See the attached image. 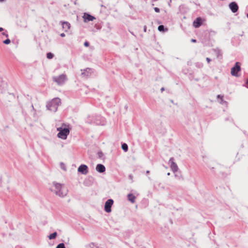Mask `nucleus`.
<instances>
[{
	"instance_id": "4468645a",
	"label": "nucleus",
	"mask_w": 248,
	"mask_h": 248,
	"mask_svg": "<svg viewBox=\"0 0 248 248\" xmlns=\"http://www.w3.org/2000/svg\"><path fill=\"white\" fill-rule=\"evenodd\" d=\"M62 28L64 29L65 31H67L70 27V24L66 21L62 22Z\"/></svg>"
},
{
	"instance_id": "c03bdc74",
	"label": "nucleus",
	"mask_w": 248,
	"mask_h": 248,
	"mask_svg": "<svg viewBox=\"0 0 248 248\" xmlns=\"http://www.w3.org/2000/svg\"><path fill=\"white\" fill-rule=\"evenodd\" d=\"M247 17L248 18V13L247 15Z\"/></svg>"
},
{
	"instance_id": "cd10ccee",
	"label": "nucleus",
	"mask_w": 248,
	"mask_h": 248,
	"mask_svg": "<svg viewBox=\"0 0 248 248\" xmlns=\"http://www.w3.org/2000/svg\"><path fill=\"white\" fill-rule=\"evenodd\" d=\"M154 10L156 13H159L160 12V9L158 7H155Z\"/></svg>"
},
{
	"instance_id": "ddd939ff",
	"label": "nucleus",
	"mask_w": 248,
	"mask_h": 248,
	"mask_svg": "<svg viewBox=\"0 0 248 248\" xmlns=\"http://www.w3.org/2000/svg\"><path fill=\"white\" fill-rule=\"evenodd\" d=\"M81 75L83 77H88L91 75L92 72V69L89 68H87L83 70H81Z\"/></svg>"
},
{
	"instance_id": "e433bc0d",
	"label": "nucleus",
	"mask_w": 248,
	"mask_h": 248,
	"mask_svg": "<svg viewBox=\"0 0 248 248\" xmlns=\"http://www.w3.org/2000/svg\"><path fill=\"white\" fill-rule=\"evenodd\" d=\"M246 84L247 85V87L248 88V78L246 80Z\"/></svg>"
},
{
	"instance_id": "9b49d317",
	"label": "nucleus",
	"mask_w": 248,
	"mask_h": 248,
	"mask_svg": "<svg viewBox=\"0 0 248 248\" xmlns=\"http://www.w3.org/2000/svg\"><path fill=\"white\" fill-rule=\"evenodd\" d=\"M203 23V20L201 17H198L193 21V26L196 28H199Z\"/></svg>"
},
{
	"instance_id": "7ed1b4c3",
	"label": "nucleus",
	"mask_w": 248,
	"mask_h": 248,
	"mask_svg": "<svg viewBox=\"0 0 248 248\" xmlns=\"http://www.w3.org/2000/svg\"><path fill=\"white\" fill-rule=\"evenodd\" d=\"M66 125L63 124L61 127L57 128L58 131H59L57 137L59 138L62 140H65L67 139V136L69 135L70 132V129L69 127H66Z\"/></svg>"
},
{
	"instance_id": "a211bd4d",
	"label": "nucleus",
	"mask_w": 248,
	"mask_h": 248,
	"mask_svg": "<svg viewBox=\"0 0 248 248\" xmlns=\"http://www.w3.org/2000/svg\"><path fill=\"white\" fill-rule=\"evenodd\" d=\"M57 235V232H55L49 234V235L48 236V238L50 240L55 239L56 238Z\"/></svg>"
},
{
	"instance_id": "412c9836",
	"label": "nucleus",
	"mask_w": 248,
	"mask_h": 248,
	"mask_svg": "<svg viewBox=\"0 0 248 248\" xmlns=\"http://www.w3.org/2000/svg\"><path fill=\"white\" fill-rule=\"evenodd\" d=\"M60 165V167L62 170H63L65 171L66 170V167L65 164L63 162H61Z\"/></svg>"
},
{
	"instance_id": "c85d7f7f",
	"label": "nucleus",
	"mask_w": 248,
	"mask_h": 248,
	"mask_svg": "<svg viewBox=\"0 0 248 248\" xmlns=\"http://www.w3.org/2000/svg\"><path fill=\"white\" fill-rule=\"evenodd\" d=\"M217 57H219L220 55H221V52L220 50H218L217 51Z\"/></svg>"
},
{
	"instance_id": "c9c22d12",
	"label": "nucleus",
	"mask_w": 248,
	"mask_h": 248,
	"mask_svg": "<svg viewBox=\"0 0 248 248\" xmlns=\"http://www.w3.org/2000/svg\"><path fill=\"white\" fill-rule=\"evenodd\" d=\"M164 90H165V88L164 87H162L160 89L161 93H162Z\"/></svg>"
},
{
	"instance_id": "393cba45",
	"label": "nucleus",
	"mask_w": 248,
	"mask_h": 248,
	"mask_svg": "<svg viewBox=\"0 0 248 248\" xmlns=\"http://www.w3.org/2000/svg\"><path fill=\"white\" fill-rule=\"evenodd\" d=\"M196 65L197 67L198 68H201V67H202L203 66V64L202 63H199V62H198L196 64Z\"/></svg>"
},
{
	"instance_id": "a19ab883",
	"label": "nucleus",
	"mask_w": 248,
	"mask_h": 248,
	"mask_svg": "<svg viewBox=\"0 0 248 248\" xmlns=\"http://www.w3.org/2000/svg\"><path fill=\"white\" fill-rule=\"evenodd\" d=\"M125 107V108L126 109H127V108H128V107H127V105L125 106V107Z\"/></svg>"
},
{
	"instance_id": "79ce46f5",
	"label": "nucleus",
	"mask_w": 248,
	"mask_h": 248,
	"mask_svg": "<svg viewBox=\"0 0 248 248\" xmlns=\"http://www.w3.org/2000/svg\"><path fill=\"white\" fill-rule=\"evenodd\" d=\"M5 0H0V2L4 1Z\"/></svg>"
},
{
	"instance_id": "dca6fc26",
	"label": "nucleus",
	"mask_w": 248,
	"mask_h": 248,
	"mask_svg": "<svg viewBox=\"0 0 248 248\" xmlns=\"http://www.w3.org/2000/svg\"><path fill=\"white\" fill-rule=\"evenodd\" d=\"M158 30L160 32H166L168 31V28L165 27V26L163 25H160L158 27Z\"/></svg>"
},
{
	"instance_id": "72a5a7b5",
	"label": "nucleus",
	"mask_w": 248,
	"mask_h": 248,
	"mask_svg": "<svg viewBox=\"0 0 248 248\" xmlns=\"http://www.w3.org/2000/svg\"><path fill=\"white\" fill-rule=\"evenodd\" d=\"M146 30H147V27H146V26H144V28H143V31L144 32H146Z\"/></svg>"
},
{
	"instance_id": "f704fd0d",
	"label": "nucleus",
	"mask_w": 248,
	"mask_h": 248,
	"mask_svg": "<svg viewBox=\"0 0 248 248\" xmlns=\"http://www.w3.org/2000/svg\"><path fill=\"white\" fill-rule=\"evenodd\" d=\"M60 36L62 37H63L65 36V34L64 33H62L61 34H60Z\"/></svg>"
},
{
	"instance_id": "2eb2a0df",
	"label": "nucleus",
	"mask_w": 248,
	"mask_h": 248,
	"mask_svg": "<svg viewBox=\"0 0 248 248\" xmlns=\"http://www.w3.org/2000/svg\"><path fill=\"white\" fill-rule=\"evenodd\" d=\"M127 199L131 203H134L135 202L136 196L132 193L127 195Z\"/></svg>"
},
{
	"instance_id": "a18cd8bd",
	"label": "nucleus",
	"mask_w": 248,
	"mask_h": 248,
	"mask_svg": "<svg viewBox=\"0 0 248 248\" xmlns=\"http://www.w3.org/2000/svg\"><path fill=\"white\" fill-rule=\"evenodd\" d=\"M175 176H177V175L176 174H175Z\"/></svg>"
},
{
	"instance_id": "37998d69",
	"label": "nucleus",
	"mask_w": 248,
	"mask_h": 248,
	"mask_svg": "<svg viewBox=\"0 0 248 248\" xmlns=\"http://www.w3.org/2000/svg\"><path fill=\"white\" fill-rule=\"evenodd\" d=\"M170 175V172H168V173H167V175Z\"/></svg>"
},
{
	"instance_id": "58836bf2",
	"label": "nucleus",
	"mask_w": 248,
	"mask_h": 248,
	"mask_svg": "<svg viewBox=\"0 0 248 248\" xmlns=\"http://www.w3.org/2000/svg\"><path fill=\"white\" fill-rule=\"evenodd\" d=\"M32 109L33 111H35V109L34 108L33 105H31Z\"/></svg>"
},
{
	"instance_id": "c756f323",
	"label": "nucleus",
	"mask_w": 248,
	"mask_h": 248,
	"mask_svg": "<svg viewBox=\"0 0 248 248\" xmlns=\"http://www.w3.org/2000/svg\"><path fill=\"white\" fill-rule=\"evenodd\" d=\"M2 34L4 36H5L6 37H8V34L5 32H2Z\"/></svg>"
},
{
	"instance_id": "9d476101",
	"label": "nucleus",
	"mask_w": 248,
	"mask_h": 248,
	"mask_svg": "<svg viewBox=\"0 0 248 248\" xmlns=\"http://www.w3.org/2000/svg\"><path fill=\"white\" fill-rule=\"evenodd\" d=\"M229 7L231 11L233 13L237 12L239 9L237 3L235 1L231 2L229 4Z\"/></svg>"
},
{
	"instance_id": "ea45409f",
	"label": "nucleus",
	"mask_w": 248,
	"mask_h": 248,
	"mask_svg": "<svg viewBox=\"0 0 248 248\" xmlns=\"http://www.w3.org/2000/svg\"><path fill=\"white\" fill-rule=\"evenodd\" d=\"M146 173L147 174H149L150 173V171L148 170L146 171Z\"/></svg>"
},
{
	"instance_id": "4c0bfd02",
	"label": "nucleus",
	"mask_w": 248,
	"mask_h": 248,
	"mask_svg": "<svg viewBox=\"0 0 248 248\" xmlns=\"http://www.w3.org/2000/svg\"><path fill=\"white\" fill-rule=\"evenodd\" d=\"M4 30V29L2 27H0V32L3 31Z\"/></svg>"
},
{
	"instance_id": "6e6552de",
	"label": "nucleus",
	"mask_w": 248,
	"mask_h": 248,
	"mask_svg": "<svg viewBox=\"0 0 248 248\" xmlns=\"http://www.w3.org/2000/svg\"><path fill=\"white\" fill-rule=\"evenodd\" d=\"M78 171L82 174H87L88 173V167L86 165L81 164L78 168Z\"/></svg>"
},
{
	"instance_id": "f8f14e48",
	"label": "nucleus",
	"mask_w": 248,
	"mask_h": 248,
	"mask_svg": "<svg viewBox=\"0 0 248 248\" xmlns=\"http://www.w3.org/2000/svg\"><path fill=\"white\" fill-rule=\"evenodd\" d=\"M96 170L99 173H103L106 171V168L104 165L98 164L96 167Z\"/></svg>"
},
{
	"instance_id": "de8ad7c7",
	"label": "nucleus",
	"mask_w": 248,
	"mask_h": 248,
	"mask_svg": "<svg viewBox=\"0 0 248 248\" xmlns=\"http://www.w3.org/2000/svg\"><path fill=\"white\" fill-rule=\"evenodd\" d=\"M2 86V85H1V84H0V86Z\"/></svg>"
},
{
	"instance_id": "aec40b11",
	"label": "nucleus",
	"mask_w": 248,
	"mask_h": 248,
	"mask_svg": "<svg viewBox=\"0 0 248 248\" xmlns=\"http://www.w3.org/2000/svg\"><path fill=\"white\" fill-rule=\"evenodd\" d=\"M54 56V55L51 52H48L46 53V58L48 59H51Z\"/></svg>"
},
{
	"instance_id": "1a4fd4ad",
	"label": "nucleus",
	"mask_w": 248,
	"mask_h": 248,
	"mask_svg": "<svg viewBox=\"0 0 248 248\" xmlns=\"http://www.w3.org/2000/svg\"><path fill=\"white\" fill-rule=\"evenodd\" d=\"M84 22L92 21L95 19V17L88 13H85L82 16Z\"/></svg>"
},
{
	"instance_id": "b1692460",
	"label": "nucleus",
	"mask_w": 248,
	"mask_h": 248,
	"mask_svg": "<svg viewBox=\"0 0 248 248\" xmlns=\"http://www.w3.org/2000/svg\"><path fill=\"white\" fill-rule=\"evenodd\" d=\"M10 43H11V40H10V39H9L8 38L6 39V40H5L3 41V43L5 45H8Z\"/></svg>"
},
{
	"instance_id": "473e14b6",
	"label": "nucleus",
	"mask_w": 248,
	"mask_h": 248,
	"mask_svg": "<svg viewBox=\"0 0 248 248\" xmlns=\"http://www.w3.org/2000/svg\"><path fill=\"white\" fill-rule=\"evenodd\" d=\"M191 41L193 43H196L197 42V40L195 39H192L191 40Z\"/></svg>"
},
{
	"instance_id": "20e7f679",
	"label": "nucleus",
	"mask_w": 248,
	"mask_h": 248,
	"mask_svg": "<svg viewBox=\"0 0 248 248\" xmlns=\"http://www.w3.org/2000/svg\"><path fill=\"white\" fill-rule=\"evenodd\" d=\"M241 71V63L236 62L234 66L231 68V74L232 76L238 77V73Z\"/></svg>"
},
{
	"instance_id": "39448f33",
	"label": "nucleus",
	"mask_w": 248,
	"mask_h": 248,
	"mask_svg": "<svg viewBox=\"0 0 248 248\" xmlns=\"http://www.w3.org/2000/svg\"><path fill=\"white\" fill-rule=\"evenodd\" d=\"M53 81L56 82L58 85H61L64 84L66 80V76L64 74H62L58 77H55L53 78Z\"/></svg>"
},
{
	"instance_id": "a878e982",
	"label": "nucleus",
	"mask_w": 248,
	"mask_h": 248,
	"mask_svg": "<svg viewBox=\"0 0 248 248\" xmlns=\"http://www.w3.org/2000/svg\"><path fill=\"white\" fill-rule=\"evenodd\" d=\"M94 246V243L93 242H92L89 244L88 247H89V248H93Z\"/></svg>"
},
{
	"instance_id": "6ab92c4d",
	"label": "nucleus",
	"mask_w": 248,
	"mask_h": 248,
	"mask_svg": "<svg viewBox=\"0 0 248 248\" xmlns=\"http://www.w3.org/2000/svg\"><path fill=\"white\" fill-rule=\"evenodd\" d=\"M122 148L124 152H127L128 150V147L127 144L125 143H122Z\"/></svg>"
},
{
	"instance_id": "4be33fe9",
	"label": "nucleus",
	"mask_w": 248,
	"mask_h": 248,
	"mask_svg": "<svg viewBox=\"0 0 248 248\" xmlns=\"http://www.w3.org/2000/svg\"><path fill=\"white\" fill-rule=\"evenodd\" d=\"M97 155H98V157L100 159H101V158H102V157L104 156V154L103 153V152L101 151H100L97 153Z\"/></svg>"
},
{
	"instance_id": "5701e85b",
	"label": "nucleus",
	"mask_w": 248,
	"mask_h": 248,
	"mask_svg": "<svg viewBox=\"0 0 248 248\" xmlns=\"http://www.w3.org/2000/svg\"><path fill=\"white\" fill-rule=\"evenodd\" d=\"M56 248H65V246L64 243H61L59 244Z\"/></svg>"
},
{
	"instance_id": "7c9ffc66",
	"label": "nucleus",
	"mask_w": 248,
	"mask_h": 248,
	"mask_svg": "<svg viewBox=\"0 0 248 248\" xmlns=\"http://www.w3.org/2000/svg\"><path fill=\"white\" fill-rule=\"evenodd\" d=\"M206 60L208 63H209L211 61V59L209 58H206Z\"/></svg>"
},
{
	"instance_id": "f03ea898",
	"label": "nucleus",
	"mask_w": 248,
	"mask_h": 248,
	"mask_svg": "<svg viewBox=\"0 0 248 248\" xmlns=\"http://www.w3.org/2000/svg\"><path fill=\"white\" fill-rule=\"evenodd\" d=\"M61 104V100L58 98H55L51 101L48 102L46 105L47 108L54 112H55L58 109V106Z\"/></svg>"
},
{
	"instance_id": "49530a36",
	"label": "nucleus",
	"mask_w": 248,
	"mask_h": 248,
	"mask_svg": "<svg viewBox=\"0 0 248 248\" xmlns=\"http://www.w3.org/2000/svg\"><path fill=\"white\" fill-rule=\"evenodd\" d=\"M170 2H171V0H170Z\"/></svg>"
},
{
	"instance_id": "2f4dec72",
	"label": "nucleus",
	"mask_w": 248,
	"mask_h": 248,
	"mask_svg": "<svg viewBox=\"0 0 248 248\" xmlns=\"http://www.w3.org/2000/svg\"><path fill=\"white\" fill-rule=\"evenodd\" d=\"M128 177L130 179V180H132L133 179V176L131 175V174H130L129 176H128Z\"/></svg>"
},
{
	"instance_id": "bb28decb",
	"label": "nucleus",
	"mask_w": 248,
	"mask_h": 248,
	"mask_svg": "<svg viewBox=\"0 0 248 248\" xmlns=\"http://www.w3.org/2000/svg\"><path fill=\"white\" fill-rule=\"evenodd\" d=\"M84 46H85V47H88L89 46H90V43L88 41H85L84 43Z\"/></svg>"
},
{
	"instance_id": "0eeeda50",
	"label": "nucleus",
	"mask_w": 248,
	"mask_h": 248,
	"mask_svg": "<svg viewBox=\"0 0 248 248\" xmlns=\"http://www.w3.org/2000/svg\"><path fill=\"white\" fill-rule=\"evenodd\" d=\"M174 159L173 157L170 158L169 160V163H170V167L171 170L173 171L174 173L177 172L178 170V167L177 164L174 162Z\"/></svg>"
},
{
	"instance_id": "f257e3e1",
	"label": "nucleus",
	"mask_w": 248,
	"mask_h": 248,
	"mask_svg": "<svg viewBox=\"0 0 248 248\" xmlns=\"http://www.w3.org/2000/svg\"><path fill=\"white\" fill-rule=\"evenodd\" d=\"M53 185L55 186V189L50 188L52 192H54L55 194L61 197H64L67 194L68 190L64 189V185L55 182H53Z\"/></svg>"
},
{
	"instance_id": "423d86ee",
	"label": "nucleus",
	"mask_w": 248,
	"mask_h": 248,
	"mask_svg": "<svg viewBox=\"0 0 248 248\" xmlns=\"http://www.w3.org/2000/svg\"><path fill=\"white\" fill-rule=\"evenodd\" d=\"M114 201L111 199H108L105 203L104 210L107 213H110L111 212V207L113 205Z\"/></svg>"
},
{
	"instance_id": "f3484780",
	"label": "nucleus",
	"mask_w": 248,
	"mask_h": 248,
	"mask_svg": "<svg viewBox=\"0 0 248 248\" xmlns=\"http://www.w3.org/2000/svg\"><path fill=\"white\" fill-rule=\"evenodd\" d=\"M217 99H220V101H219V103L221 104H227V102L226 101H224L223 100V95H221L220 94H218L217 95Z\"/></svg>"
}]
</instances>
